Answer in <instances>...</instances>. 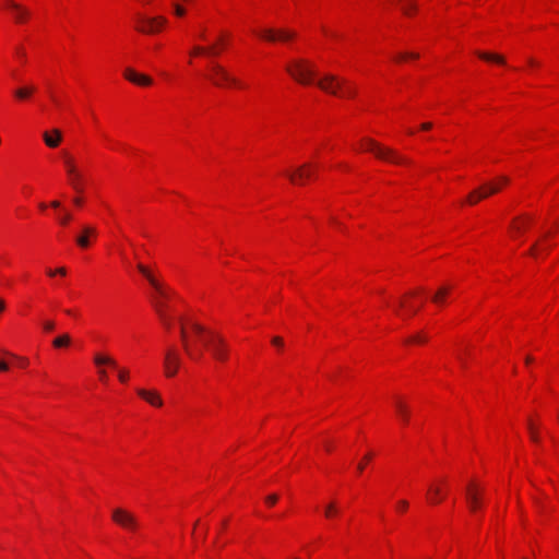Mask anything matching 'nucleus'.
I'll return each mask as SVG.
<instances>
[{
	"instance_id": "f257e3e1",
	"label": "nucleus",
	"mask_w": 559,
	"mask_h": 559,
	"mask_svg": "<svg viewBox=\"0 0 559 559\" xmlns=\"http://www.w3.org/2000/svg\"><path fill=\"white\" fill-rule=\"evenodd\" d=\"M190 330L192 337L189 335L187 329L181 325L180 336L182 340L183 348L187 355L194 361H200L203 358V352L197 350L192 345L193 341H200L205 347L209 348L214 359L218 361H226L229 354V348L224 337L213 331L206 330L203 325L191 322Z\"/></svg>"
},
{
	"instance_id": "f03ea898",
	"label": "nucleus",
	"mask_w": 559,
	"mask_h": 559,
	"mask_svg": "<svg viewBox=\"0 0 559 559\" xmlns=\"http://www.w3.org/2000/svg\"><path fill=\"white\" fill-rule=\"evenodd\" d=\"M317 85L324 92L343 97H353L355 88L346 80L333 74H325L317 81Z\"/></svg>"
},
{
	"instance_id": "7ed1b4c3",
	"label": "nucleus",
	"mask_w": 559,
	"mask_h": 559,
	"mask_svg": "<svg viewBox=\"0 0 559 559\" xmlns=\"http://www.w3.org/2000/svg\"><path fill=\"white\" fill-rule=\"evenodd\" d=\"M136 269L146 278L156 293V296L152 298V305L154 306V301H160L164 304L165 310L167 311V299L171 295L170 290L164 286L154 272L146 265L138 263Z\"/></svg>"
},
{
	"instance_id": "20e7f679",
	"label": "nucleus",
	"mask_w": 559,
	"mask_h": 559,
	"mask_svg": "<svg viewBox=\"0 0 559 559\" xmlns=\"http://www.w3.org/2000/svg\"><path fill=\"white\" fill-rule=\"evenodd\" d=\"M287 72L299 83L309 84L317 75L314 68L306 60H297L286 68Z\"/></svg>"
},
{
	"instance_id": "39448f33",
	"label": "nucleus",
	"mask_w": 559,
	"mask_h": 559,
	"mask_svg": "<svg viewBox=\"0 0 559 559\" xmlns=\"http://www.w3.org/2000/svg\"><path fill=\"white\" fill-rule=\"evenodd\" d=\"M364 141L366 143V150L372 152L380 159L388 160L394 164L408 163V160L405 157L399 155L394 150L382 146L372 139H365Z\"/></svg>"
},
{
	"instance_id": "423d86ee",
	"label": "nucleus",
	"mask_w": 559,
	"mask_h": 559,
	"mask_svg": "<svg viewBox=\"0 0 559 559\" xmlns=\"http://www.w3.org/2000/svg\"><path fill=\"white\" fill-rule=\"evenodd\" d=\"M209 80L217 87H223L225 84L239 85L237 79L231 76L223 66L215 62L211 64Z\"/></svg>"
},
{
	"instance_id": "0eeeda50",
	"label": "nucleus",
	"mask_w": 559,
	"mask_h": 559,
	"mask_svg": "<svg viewBox=\"0 0 559 559\" xmlns=\"http://www.w3.org/2000/svg\"><path fill=\"white\" fill-rule=\"evenodd\" d=\"M181 357L177 349L169 347L164 354V371L165 376L173 378L180 368Z\"/></svg>"
},
{
	"instance_id": "6e6552de",
	"label": "nucleus",
	"mask_w": 559,
	"mask_h": 559,
	"mask_svg": "<svg viewBox=\"0 0 559 559\" xmlns=\"http://www.w3.org/2000/svg\"><path fill=\"white\" fill-rule=\"evenodd\" d=\"M139 23L140 25L136 27L138 31L144 34H154L167 23V20L164 16H139Z\"/></svg>"
},
{
	"instance_id": "1a4fd4ad",
	"label": "nucleus",
	"mask_w": 559,
	"mask_h": 559,
	"mask_svg": "<svg viewBox=\"0 0 559 559\" xmlns=\"http://www.w3.org/2000/svg\"><path fill=\"white\" fill-rule=\"evenodd\" d=\"M112 520L123 528L135 531L139 526L136 518L127 510L117 508L112 511Z\"/></svg>"
},
{
	"instance_id": "9d476101",
	"label": "nucleus",
	"mask_w": 559,
	"mask_h": 559,
	"mask_svg": "<svg viewBox=\"0 0 559 559\" xmlns=\"http://www.w3.org/2000/svg\"><path fill=\"white\" fill-rule=\"evenodd\" d=\"M258 35L262 38V39H265L267 41H276V40H281V41H288L290 39H294L296 37V34L292 31H287V29H278V31H275V29H272V28H265V29H262L258 33Z\"/></svg>"
},
{
	"instance_id": "9b49d317",
	"label": "nucleus",
	"mask_w": 559,
	"mask_h": 559,
	"mask_svg": "<svg viewBox=\"0 0 559 559\" xmlns=\"http://www.w3.org/2000/svg\"><path fill=\"white\" fill-rule=\"evenodd\" d=\"M286 175L290 182L302 185L312 176V165L309 163L304 164L297 167L294 171H288Z\"/></svg>"
},
{
	"instance_id": "f8f14e48",
	"label": "nucleus",
	"mask_w": 559,
	"mask_h": 559,
	"mask_svg": "<svg viewBox=\"0 0 559 559\" xmlns=\"http://www.w3.org/2000/svg\"><path fill=\"white\" fill-rule=\"evenodd\" d=\"M94 362L96 366L108 365V366L117 369L118 378L121 382H126L128 380V377H129L128 371L126 369H118L116 360L112 359L111 357L97 354L94 357Z\"/></svg>"
},
{
	"instance_id": "ddd939ff",
	"label": "nucleus",
	"mask_w": 559,
	"mask_h": 559,
	"mask_svg": "<svg viewBox=\"0 0 559 559\" xmlns=\"http://www.w3.org/2000/svg\"><path fill=\"white\" fill-rule=\"evenodd\" d=\"M124 78L128 81H130L134 84H138L140 86H148L153 82V80L150 76H147L145 74L138 73L131 68H127L124 70Z\"/></svg>"
},
{
	"instance_id": "4468645a",
	"label": "nucleus",
	"mask_w": 559,
	"mask_h": 559,
	"mask_svg": "<svg viewBox=\"0 0 559 559\" xmlns=\"http://www.w3.org/2000/svg\"><path fill=\"white\" fill-rule=\"evenodd\" d=\"M43 139L48 147L55 148L60 144L62 140V133L58 129H52L50 131L44 132Z\"/></svg>"
},
{
	"instance_id": "2eb2a0df",
	"label": "nucleus",
	"mask_w": 559,
	"mask_h": 559,
	"mask_svg": "<svg viewBox=\"0 0 559 559\" xmlns=\"http://www.w3.org/2000/svg\"><path fill=\"white\" fill-rule=\"evenodd\" d=\"M466 501L473 512H475L481 504L479 493L473 486H468L466 489Z\"/></svg>"
},
{
	"instance_id": "dca6fc26",
	"label": "nucleus",
	"mask_w": 559,
	"mask_h": 559,
	"mask_svg": "<svg viewBox=\"0 0 559 559\" xmlns=\"http://www.w3.org/2000/svg\"><path fill=\"white\" fill-rule=\"evenodd\" d=\"M452 290V286L451 285H448V284H444V285H441L437 292L435 293V295L432 296V301L437 305H443L445 302V299L447 297L450 295Z\"/></svg>"
},
{
	"instance_id": "f3484780",
	"label": "nucleus",
	"mask_w": 559,
	"mask_h": 559,
	"mask_svg": "<svg viewBox=\"0 0 559 559\" xmlns=\"http://www.w3.org/2000/svg\"><path fill=\"white\" fill-rule=\"evenodd\" d=\"M395 411L403 424H407L409 419V407L406 403H404L401 399H396L395 403Z\"/></svg>"
},
{
	"instance_id": "a211bd4d",
	"label": "nucleus",
	"mask_w": 559,
	"mask_h": 559,
	"mask_svg": "<svg viewBox=\"0 0 559 559\" xmlns=\"http://www.w3.org/2000/svg\"><path fill=\"white\" fill-rule=\"evenodd\" d=\"M443 499L441 484L430 485L428 488V501L432 504L439 503Z\"/></svg>"
},
{
	"instance_id": "6ab92c4d",
	"label": "nucleus",
	"mask_w": 559,
	"mask_h": 559,
	"mask_svg": "<svg viewBox=\"0 0 559 559\" xmlns=\"http://www.w3.org/2000/svg\"><path fill=\"white\" fill-rule=\"evenodd\" d=\"M138 394L141 397H143L144 400H146L150 404L154 405V406H162L163 405V401H162L160 396L156 392H150V391H146L144 389H139L138 390Z\"/></svg>"
},
{
	"instance_id": "aec40b11",
	"label": "nucleus",
	"mask_w": 559,
	"mask_h": 559,
	"mask_svg": "<svg viewBox=\"0 0 559 559\" xmlns=\"http://www.w3.org/2000/svg\"><path fill=\"white\" fill-rule=\"evenodd\" d=\"M154 309H155L157 316L159 317V319L162 320V322L164 323V325L167 329H169L171 325V319L168 316V312L165 310L164 304L160 301H154Z\"/></svg>"
},
{
	"instance_id": "412c9836",
	"label": "nucleus",
	"mask_w": 559,
	"mask_h": 559,
	"mask_svg": "<svg viewBox=\"0 0 559 559\" xmlns=\"http://www.w3.org/2000/svg\"><path fill=\"white\" fill-rule=\"evenodd\" d=\"M479 190H481V194H479L480 198H488L497 192L500 191V185L496 181H488L479 187Z\"/></svg>"
},
{
	"instance_id": "4be33fe9",
	"label": "nucleus",
	"mask_w": 559,
	"mask_h": 559,
	"mask_svg": "<svg viewBox=\"0 0 559 559\" xmlns=\"http://www.w3.org/2000/svg\"><path fill=\"white\" fill-rule=\"evenodd\" d=\"M95 235H96V229L94 227L85 226L83 228V234L76 238V243L81 248H87L90 245L88 236H95Z\"/></svg>"
},
{
	"instance_id": "5701e85b",
	"label": "nucleus",
	"mask_w": 559,
	"mask_h": 559,
	"mask_svg": "<svg viewBox=\"0 0 559 559\" xmlns=\"http://www.w3.org/2000/svg\"><path fill=\"white\" fill-rule=\"evenodd\" d=\"M477 56L485 60V61H490V62H495V63H498V64H506V59L503 56L501 55H498V53H491V52H484V51H477L476 52Z\"/></svg>"
},
{
	"instance_id": "b1692460",
	"label": "nucleus",
	"mask_w": 559,
	"mask_h": 559,
	"mask_svg": "<svg viewBox=\"0 0 559 559\" xmlns=\"http://www.w3.org/2000/svg\"><path fill=\"white\" fill-rule=\"evenodd\" d=\"M7 5L12 10L14 17L17 22L24 21L25 11L15 2L8 0Z\"/></svg>"
},
{
	"instance_id": "393cba45",
	"label": "nucleus",
	"mask_w": 559,
	"mask_h": 559,
	"mask_svg": "<svg viewBox=\"0 0 559 559\" xmlns=\"http://www.w3.org/2000/svg\"><path fill=\"white\" fill-rule=\"evenodd\" d=\"M64 164H66L67 173H68L69 177H73L74 179L81 178V174L75 168L72 158L69 157L68 155H64Z\"/></svg>"
},
{
	"instance_id": "a878e982",
	"label": "nucleus",
	"mask_w": 559,
	"mask_h": 559,
	"mask_svg": "<svg viewBox=\"0 0 559 559\" xmlns=\"http://www.w3.org/2000/svg\"><path fill=\"white\" fill-rule=\"evenodd\" d=\"M397 3L405 15H411L416 10V4L413 0H397Z\"/></svg>"
},
{
	"instance_id": "bb28decb",
	"label": "nucleus",
	"mask_w": 559,
	"mask_h": 559,
	"mask_svg": "<svg viewBox=\"0 0 559 559\" xmlns=\"http://www.w3.org/2000/svg\"><path fill=\"white\" fill-rule=\"evenodd\" d=\"M203 53L211 55V56H216V55L219 53V50L215 46L209 47V48H205V47H202V46L193 47L192 55H203Z\"/></svg>"
},
{
	"instance_id": "cd10ccee",
	"label": "nucleus",
	"mask_w": 559,
	"mask_h": 559,
	"mask_svg": "<svg viewBox=\"0 0 559 559\" xmlns=\"http://www.w3.org/2000/svg\"><path fill=\"white\" fill-rule=\"evenodd\" d=\"M33 94V88L31 86H22L14 91V96L20 99L24 100Z\"/></svg>"
},
{
	"instance_id": "c85d7f7f",
	"label": "nucleus",
	"mask_w": 559,
	"mask_h": 559,
	"mask_svg": "<svg viewBox=\"0 0 559 559\" xmlns=\"http://www.w3.org/2000/svg\"><path fill=\"white\" fill-rule=\"evenodd\" d=\"M70 342H71L70 336L68 334H63V335L56 337L52 342V345L55 347L59 348V347L68 346L70 344Z\"/></svg>"
},
{
	"instance_id": "c756f323",
	"label": "nucleus",
	"mask_w": 559,
	"mask_h": 559,
	"mask_svg": "<svg viewBox=\"0 0 559 559\" xmlns=\"http://www.w3.org/2000/svg\"><path fill=\"white\" fill-rule=\"evenodd\" d=\"M479 194H481V190H479V188H477L474 191H472L467 195V199H466L467 203L471 204V205H474L477 202H479L480 200H484L485 198H480Z\"/></svg>"
},
{
	"instance_id": "7c9ffc66",
	"label": "nucleus",
	"mask_w": 559,
	"mask_h": 559,
	"mask_svg": "<svg viewBox=\"0 0 559 559\" xmlns=\"http://www.w3.org/2000/svg\"><path fill=\"white\" fill-rule=\"evenodd\" d=\"M527 427H528V430H530V433H531V439L534 441V442H538L539 441V438H538V435L534 428V425L531 420H528L527 423Z\"/></svg>"
},
{
	"instance_id": "2f4dec72",
	"label": "nucleus",
	"mask_w": 559,
	"mask_h": 559,
	"mask_svg": "<svg viewBox=\"0 0 559 559\" xmlns=\"http://www.w3.org/2000/svg\"><path fill=\"white\" fill-rule=\"evenodd\" d=\"M336 512H337L336 504L334 502H331L326 506L324 514L326 518H330L333 514H335Z\"/></svg>"
},
{
	"instance_id": "473e14b6",
	"label": "nucleus",
	"mask_w": 559,
	"mask_h": 559,
	"mask_svg": "<svg viewBox=\"0 0 559 559\" xmlns=\"http://www.w3.org/2000/svg\"><path fill=\"white\" fill-rule=\"evenodd\" d=\"M174 11L177 16H183L186 14V9L178 3L174 4Z\"/></svg>"
},
{
	"instance_id": "72a5a7b5",
	"label": "nucleus",
	"mask_w": 559,
	"mask_h": 559,
	"mask_svg": "<svg viewBox=\"0 0 559 559\" xmlns=\"http://www.w3.org/2000/svg\"><path fill=\"white\" fill-rule=\"evenodd\" d=\"M511 227L514 230L515 235H520V234H522V231H524V227L522 225L518 224L516 219L513 221Z\"/></svg>"
},
{
	"instance_id": "f704fd0d",
	"label": "nucleus",
	"mask_w": 559,
	"mask_h": 559,
	"mask_svg": "<svg viewBox=\"0 0 559 559\" xmlns=\"http://www.w3.org/2000/svg\"><path fill=\"white\" fill-rule=\"evenodd\" d=\"M70 178V182L72 185V187L78 190V191H81V181H82V177L80 179H74L73 177H69Z\"/></svg>"
},
{
	"instance_id": "c9c22d12",
	"label": "nucleus",
	"mask_w": 559,
	"mask_h": 559,
	"mask_svg": "<svg viewBox=\"0 0 559 559\" xmlns=\"http://www.w3.org/2000/svg\"><path fill=\"white\" fill-rule=\"evenodd\" d=\"M426 337L421 334H417V335H414L412 336L407 342H413V343H423V342H426Z\"/></svg>"
},
{
	"instance_id": "e433bc0d",
	"label": "nucleus",
	"mask_w": 559,
	"mask_h": 559,
	"mask_svg": "<svg viewBox=\"0 0 559 559\" xmlns=\"http://www.w3.org/2000/svg\"><path fill=\"white\" fill-rule=\"evenodd\" d=\"M418 57H419V56H418V53H413V52H412V53H401L396 59H397L399 61H401V60H404V59H406V58L417 59Z\"/></svg>"
},
{
	"instance_id": "4c0bfd02",
	"label": "nucleus",
	"mask_w": 559,
	"mask_h": 559,
	"mask_svg": "<svg viewBox=\"0 0 559 559\" xmlns=\"http://www.w3.org/2000/svg\"><path fill=\"white\" fill-rule=\"evenodd\" d=\"M277 500H278V497H277V495H275V493H274V495H270V496H267V497L265 498V501H266V503H267L269 506H273V504H275V503L277 502Z\"/></svg>"
},
{
	"instance_id": "58836bf2",
	"label": "nucleus",
	"mask_w": 559,
	"mask_h": 559,
	"mask_svg": "<svg viewBox=\"0 0 559 559\" xmlns=\"http://www.w3.org/2000/svg\"><path fill=\"white\" fill-rule=\"evenodd\" d=\"M272 344H273L274 346H276V347H280V348H281V347H283L284 342H283V338H282V337H280V336H274V337L272 338Z\"/></svg>"
},
{
	"instance_id": "ea45409f",
	"label": "nucleus",
	"mask_w": 559,
	"mask_h": 559,
	"mask_svg": "<svg viewBox=\"0 0 559 559\" xmlns=\"http://www.w3.org/2000/svg\"><path fill=\"white\" fill-rule=\"evenodd\" d=\"M496 182L500 185V189H501L502 186L509 183V178L506 176H501L500 178H498V180Z\"/></svg>"
},
{
	"instance_id": "a19ab883",
	"label": "nucleus",
	"mask_w": 559,
	"mask_h": 559,
	"mask_svg": "<svg viewBox=\"0 0 559 559\" xmlns=\"http://www.w3.org/2000/svg\"><path fill=\"white\" fill-rule=\"evenodd\" d=\"M71 219V215L69 213H64L59 217L61 224L66 225Z\"/></svg>"
},
{
	"instance_id": "79ce46f5",
	"label": "nucleus",
	"mask_w": 559,
	"mask_h": 559,
	"mask_svg": "<svg viewBox=\"0 0 559 559\" xmlns=\"http://www.w3.org/2000/svg\"><path fill=\"white\" fill-rule=\"evenodd\" d=\"M407 507H408V502H407L406 500H400V501L397 502V508H399V510H401V511L406 510V509H407Z\"/></svg>"
},
{
	"instance_id": "37998d69",
	"label": "nucleus",
	"mask_w": 559,
	"mask_h": 559,
	"mask_svg": "<svg viewBox=\"0 0 559 559\" xmlns=\"http://www.w3.org/2000/svg\"><path fill=\"white\" fill-rule=\"evenodd\" d=\"M55 328V323L52 321H47L44 323L45 331H52Z\"/></svg>"
},
{
	"instance_id": "c03bdc74",
	"label": "nucleus",
	"mask_w": 559,
	"mask_h": 559,
	"mask_svg": "<svg viewBox=\"0 0 559 559\" xmlns=\"http://www.w3.org/2000/svg\"><path fill=\"white\" fill-rule=\"evenodd\" d=\"M9 369V366L5 361H1L0 360V372L1 371H7Z\"/></svg>"
},
{
	"instance_id": "a18cd8bd",
	"label": "nucleus",
	"mask_w": 559,
	"mask_h": 559,
	"mask_svg": "<svg viewBox=\"0 0 559 559\" xmlns=\"http://www.w3.org/2000/svg\"><path fill=\"white\" fill-rule=\"evenodd\" d=\"M421 130H430L432 128V123L425 122L420 126Z\"/></svg>"
},
{
	"instance_id": "49530a36",
	"label": "nucleus",
	"mask_w": 559,
	"mask_h": 559,
	"mask_svg": "<svg viewBox=\"0 0 559 559\" xmlns=\"http://www.w3.org/2000/svg\"><path fill=\"white\" fill-rule=\"evenodd\" d=\"M16 55H17V57H20V58H23V57L25 56L24 50H23V48H22V47H17V48H16Z\"/></svg>"
},
{
	"instance_id": "de8ad7c7",
	"label": "nucleus",
	"mask_w": 559,
	"mask_h": 559,
	"mask_svg": "<svg viewBox=\"0 0 559 559\" xmlns=\"http://www.w3.org/2000/svg\"><path fill=\"white\" fill-rule=\"evenodd\" d=\"M56 273H59L61 275H64L66 274V270L63 267H60L56 271ZM55 272H49V275H53Z\"/></svg>"
},
{
	"instance_id": "09e8293b",
	"label": "nucleus",
	"mask_w": 559,
	"mask_h": 559,
	"mask_svg": "<svg viewBox=\"0 0 559 559\" xmlns=\"http://www.w3.org/2000/svg\"><path fill=\"white\" fill-rule=\"evenodd\" d=\"M16 365L20 366V367H24L25 366V361L23 358H16Z\"/></svg>"
},
{
	"instance_id": "8fccbe9b",
	"label": "nucleus",
	"mask_w": 559,
	"mask_h": 559,
	"mask_svg": "<svg viewBox=\"0 0 559 559\" xmlns=\"http://www.w3.org/2000/svg\"><path fill=\"white\" fill-rule=\"evenodd\" d=\"M536 248H537V242H535V243L531 247V249H530V253L534 255V254H535V252H536Z\"/></svg>"
},
{
	"instance_id": "3c124183",
	"label": "nucleus",
	"mask_w": 559,
	"mask_h": 559,
	"mask_svg": "<svg viewBox=\"0 0 559 559\" xmlns=\"http://www.w3.org/2000/svg\"><path fill=\"white\" fill-rule=\"evenodd\" d=\"M99 374L103 380L107 379V373L105 370H99Z\"/></svg>"
},
{
	"instance_id": "603ef678",
	"label": "nucleus",
	"mask_w": 559,
	"mask_h": 559,
	"mask_svg": "<svg viewBox=\"0 0 559 559\" xmlns=\"http://www.w3.org/2000/svg\"><path fill=\"white\" fill-rule=\"evenodd\" d=\"M364 468H365V464H364V462H360V463L357 465V469H358V472H362V471H364Z\"/></svg>"
},
{
	"instance_id": "864d4df0",
	"label": "nucleus",
	"mask_w": 559,
	"mask_h": 559,
	"mask_svg": "<svg viewBox=\"0 0 559 559\" xmlns=\"http://www.w3.org/2000/svg\"><path fill=\"white\" fill-rule=\"evenodd\" d=\"M5 304L2 299H0V313L4 310Z\"/></svg>"
},
{
	"instance_id": "5fc2aeb1",
	"label": "nucleus",
	"mask_w": 559,
	"mask_h": 559,
	"mask_svg": "<svg viewBox=\"0 0 559 559\" xmlns=\"http://www.w3.org/2000/svg\"><path fill=\"white\" fill-rule=\"evenodd\" d=\"M532 361H533V357L532 356L528 355V356L525 357V362L526 364H531Z\"/></svg>"
},
{
	"instance_id": "6e6d98bb",
	"label": "nucleus",
	"mask_w": 559,
	"mask_h": 559,
	"mask_svg": "<svg viewBox=\"0 0 559 559\" xmlns=\"http://www.w3.org/2000/svg\"><path fill=\"white\" fill-rule=\"evenodd\" d=\"M534 502L536 503V506L538 508L543 509V504H542V502L538 499H534Z\"/></svg>"
},
{
	"instance_id": "4d7b16f0",
	"label": "nucleus",
	"mask_w": 559,
	"mask_h": 559,
	"mask_svg": "<svg viewBox=\"0 0 559 559\" xmlns=\"http://www.w3.org/2000/svg\"><path fill=\"white\" fill-rule=\"evenodd\" d=\"M404 306H405L404 301H403V300H401V301L399 302V308L396 309V313H399V309H400V308H402V307H404Z\"/></svg>"
},
{
	"instance_id": "13d9d810",
	"label": "nucleus",
	"mask_w": 559,
	"mask_h": 559,
	"mask_svg": "<svg viewBox=\"0 0 559 559\" xmlns=\"http://www.w3.org/2000/svg\"><path fill=\"white\" fill-rule=\"evenodd\" d=\"M528 63L531 66H536L537 64L536 61L534 59H532V58L528 59Z\"/></svg>"
},
{
	"instance_id": "bf43d9fd",
	"label": "nucleus",
	"mask_w": 559,
	"mask_h": 559,
	"mask_svg": "<svg viewBox=\"0 0 559 559\" xmlns=\"http://www.w3.org/2000/svg\"><path fill=\"white\" fill-rule=\"evenodd\" d=\"M74 203H75L76 205H81L82 200H81V199H79V198H75V199H74Z\"/></svg>"
},
{
	"instance_id": "052dcab7",
	"label": "nucleus",
	"mask_w": 559,
	"mask_h": 559,
	"mask_svg": "<svg viewBox=\"0 0 559 559\" xmlns=\"http://www.w3.org/2000/svg\"><path fill=\"white\" fill-rule=\"evenodd\" d=\"M370 459H371V454L370 453L366 454L365 457H364L365 461H369Z\"/></svg>"
},
{
	"instance_id": "680f3d73",
	"label": "nucleus",
	"mask_w": 559,
	"mask_h": 559,
	"mask_svg": "<svg viewBox=\"0 0 559 559\" xmlns=\"http://www.w3.org/2000/svg\"><path fill=\"white\" fill-rule=\"evenodd\" d=\"M51 205H52L53 207H58V206L60 205V203H59V202H57V201H55V202H52V203H51Z\"/></svg>"
},
{
	"instance_id": "e2e57ef3",
	"label": "nucleus",
	"mask_w": 559,
	"mask_h": 559,
	"mask_svg": "<svg viewBox=\"0 0 559 559\" xmlns=\"http://www.w3.org/2000/svg\"><path fill=\"white\" fill-rule=\"evenodd\" d=\"M411 310H412V312H413V313H416V312H417V310H418V309H417V306H414V308H413V307H411Z\"/></svg>"
},
{
	"instance_id": "0e129e2a",
	"label": "nucleus",
	"mask_w": 559,
	"mask_h": 559,
	"mask_svg": "<svg viewBox=\"0 0 559 559\" xmlns=\"http://www.w3.org/2000/svg\"><path fill=\"white\" fill-rule=\"evenodd\" d=\"M411 310H412V312H413V313H416V312H417V310H418V309H417V306H414V308H413V307H411Z\"/></svg>"
}]
</instances>
